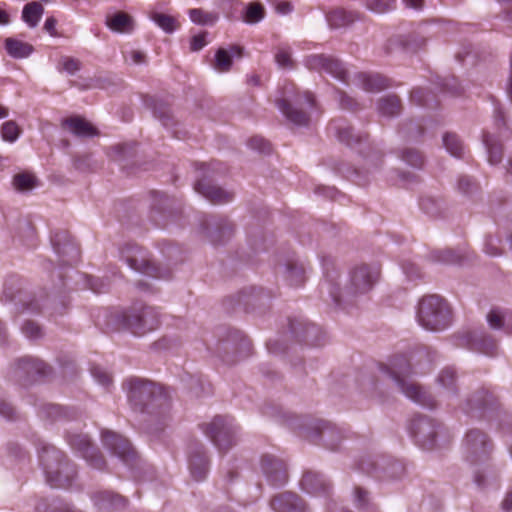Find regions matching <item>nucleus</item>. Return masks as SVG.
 I'll return each mask as SVG.
<instances>
[{
    "mask_svg": "<svg viewBox=\"0 0 512 512\" xmlns=\"http://www.w3.org/2000/svg\"><path fill=\"white\" fill-rule=\"evenodd\" d=\"M123 386L133 409L155 417L168 412L170 398L161 386L140 378H129Z\"/></svg>",
    "mask_w": 512,
    "mask_h": 512,
    "instance_id": "1",
    "label": "nucleus"
},
{
    "mask_svg": "<svg viewBox=\"0 0 512 512\" xmlns=\"http://www.w3.org/2000/svg\"><path fill=\"white\" fill-rule=\"evenodd\" d=\"M39 462L51 487H70L76 476V470L60 450L52 445L44 444L39 449Z\"/></svg>",
    "mask_w": 512,
    "mask_h": 512,
    "instance_id": "2",
    "label": "nucleus"
},
{
    "mask_svg": "<svg viewBox=\"0 0 512 512\" xmlns=\"http://www.w3.org/2000/svg\"><path fill=\"white\" fill-rule=\"evenodd\" d=\"M416 318L425 330L439 332L450 326L452 313L448 303L442 297L427 295L418 303Z\"/></svg>",
    "mask_w": 512,
    "mask_h": 512,
    "instance_id": "3",
    "label": "nucleus"
},
{
    "mask_svg": "<svg viewBox=\"0 0 512 512\" xmlns=\"http://www.w3.org/2000/svg\"><path fill=\"white\" fill-rule=\"evenodd\" d=\"M379 277V270L375 267L361 265L353 269L349 282L341 292L330 291L333 302L338 307L352 303L359 295L369 292Z\"/></svg>",
    "mask_w": 512,
    "mask_h": 512,
    "instance_id": "4",
    "label": "nucleus"
},
{
    "mask_svg": "<svg viewBox=\"0 0 512 512\" xmlns=\"http://www.w3.org/2000/svg\"><path fill=\"white\" fill-rule=\"evenodd\" d=\"M382 372L395 382L400 391L407 398L423 407L432 408L434 406L433 399L430 395H427L426 392L415 383L406 380L412 373V370L405 357L401 356L395 358L392 360L390 367H384Z\"/></svg>",
    "mask_w": 512,
    "mask_h": 512,
    "instance_id": "5",
    "label": "nucleus"
},
{
    "mask_svg": "<svg viewBox=\"0 0 512 512\" xmlns=\"http://www.w3.org/2000/svg\"><path fill=\"white\" fill-rule=\"evenodd\" d=\"M202 430L219 451H225L236 442L238 426L230 416H215L211 422L202 425Z\"/></svg>",
    "mask_w": 512,
    "mask_h": 512,
    "instance_id": "6",
    "label": "nucleus"
},
{
    "mask_svg": "<svg viewBox=\"0 0 512 512\" xmlns=\"http://www.w3.org/2000/svg\"><path fill=\"white\" fill-rule=\"evenodd\" d=\"M123 323L131 333L142 336L158 328L159 312L151 306H134L124 313Z\"/></svg>",
    "mask_w": 512,
    "mask_h": 512,
    "instance_id": "7",
    "label": "nucleus"
},
{
    "mask_svg": "<svg viewBox=\"0 0 512 512\" xmlns=\"http://www.w3.org/2000/svg\"><path fill=\"white\" fill-rule=\"evenodd\" d=\"M491 451L487 436L477 429L467 432L463 442L465 459L471 464L485 461Z\"/></svg>",
    "mask_w": 512,
    "mask_h": 512,
    "instance_id": "8",
    "label": "nucleus"
},
{
    "mask_svg": "<svg viewBox=\"0 0 512 512\" xmlns=\"http://www.w3.org/2000/svg\"><path fill=\"white\" fill-rule=\"evenodd\" d=\"M305 66L309 70L325 72L334 78L346 81L347 70L338 59L328 55H310L305 59Z\"/></svg>",
    "mask_w": 512,
    "mask_h": 512,
    "instance_id": "9",
    "label": "nucleus"
},
{
    "mask_svg": "<svg viewBox=\"0 0 512 512\" xmlns=\"http://www.w3.org/2000/svg\"><path fill=\"white\" fill-rule=\"evenodd\" d=\"M438 427L433 420L419 416L412 420L410 432L423 449H431L437 443Z\"/></svg>",
    "mask_w": 512,
    "mask_h": 512,
    "instance_id": "10",
    "label": "nucleus"
},
{
    "mask_svg": "<svg viewBox=\"0 0 512 512\" xmlns=\"http://www.w3.org/2000/svg\"><path fill=\"white\" fill-rule=\"evenodd\" d=\"M67 441L72 449L80 452L81 456L94 468L102 469L105 461L100 452L94 448L87 435L73 434L67 436Z\"/></svg>",
    "mask_w": 512,
    "mask_h": 512,
    "instance_id": "11",
    "label": "nucleus"
},
{
    "mask_svg": "<svg viewBox=\"0 0 512 512\" xmlns=\"http://www.w3.org/2000/svg\"><path fill=\"white\" fill-rule=\"evenodd\" d=\"M101 438L104 447L124 463L128 464L135 458V452L130 442L121 435L113 431L106 430L102 432Z\"/></svg>",
    "mask_w": 512,
    "mask_h": 512,
    "instance_id": "12",
    "label": "nucleus"
},
{
    "mask_svg": "<svg viewBox=\"0 0 512 512\" xmlns=\"http://www.w3.org/2000/svg\"><path fill=\"white\" fill-rule=\"evenodd\" d=\"M188 467L190 475L195 481L200 482L206 479L209 472V463L202 444L194 443L190 446Z\"/></svg>",
    "mask_w": 512,
    "mask_h": 512,
    "instance_id": "13",
    "label": "nucleus"
},
{
    "mask_svg": "<svg viewBox=\"0 0 512 512\" xmlns=\"http://www.w3.org/2000/svg\"><path fill=\"white\" fill-rule=\"evenodd\" d=\"M201 229L214 244L221 243L224 237L229 238L233 230L226 219H215L207 216L201 220Z\"/></svg>",
    "mask_w": 512,
    "mask_h": 512,
    "instance_id": "14",
    "label": "nucleus"
},
{
    "mask_svg": "<svg viewBox=\"0 0 512 512\" xmlns=\"http://www.w3.org/2000/svg\"><path fill=\"white\" fill-rule=\"evenodd\" d=\"M261 469L267 481L273 486H281L287 480L284 463L273 455L262 456Z\"/></svg>",
    "mask_w": 512,
    "mask_h": 512,
    "instance_id": "15",
    "label": "nucleus"
},
{
    "mask_svg": "<svg viewBox=\"0 0 512 512\" xmlns=\"http://www.w3.org/2000/svg\"><path fill=\"white\" fill-rule=\"evenodd\" d=\"M55 253L62 258L63 263L72 265L78 261L79 250L66 233H56L51 238Z\"/></svg>",
    "mask_w": 512,
    "mask_h": 512,
    "instance_id": "16",
    "label": "nucleus"
},
{
    "mask_svg": "<svg viewBox=\"0 0 512 512\" xmlns=\"http://www.w3.org/2000/svg\"><path fill=\"white\" fill-rule=\"evenodd\" d=\"M138 252L139 250L137 246H128L121 252V257L132 270L151 277H159L158 268L150 261L144 258H139L137 255Z\"/></svg>",
    "mask_w": 512,
    "mask_h": 512,
    "instance_id": "17",
    "label": "nucleus"
},
{
    "mask_svg": "<svg viewBox=\"0 0 512 512\" xmlns=\"http://www.w3.org/2000/svg\"><path fill=\"white\" fill-rule=\"evenodd\" d=\"M194 189L214 204H225L234 199V193L219 186L213 185L207 179L195 183Z\"/></svg>",
    "mask_w": 512,
    "mask_h": 512,
    "instance_id": "18",
    "label": "nucleus"
},
{
    "mask_svg": "<svg viewBox=\"0 0 512 512\" xmlns=\"http://www.w3.org/2000/svg\"><path fill=\"white\" fill-rule=\"evenodd\" d=\"M94 505L99 512H111L116 509L125 507V499L111 491H100L92 496Z\"/></svg>",
    "mask_w": 512,
    "mask_h": 512,
    "instance_id": "19",
    "label": "nucleus"
},
{
    "mask_svg": "<svg viewBox=\"0 0 512 512\" xmlns=\"http://www.w3.org/2000/svg\"><path fill=\"white\" fill-rule=\"evenodd\" d=\"M271 507L275 512H301L303 502L291 492L280 493L273 497Z\"/></svg>",
    "mask_w": 512,
    "mask_h": 512,
    "instance_id": "20",
    "label": "nucleus"
},
{
    "mask_svg": "<svg viewBox=\"0 0 512 512\" xmlns=\"http://www.w3.org/2000/svg\"><path fill=\"white\" fill-rule=\"evenodd\" d=\"M330 129L335 132L340 142L350 147H354L356 144H360L364 138V136L360 134H355L354 129L342 121H333L330 124Z\"/></svg>",
    "mask_w": 512,
    "mask_h": 512,
    "instance_id": "21",
    "label": "nucleus"
},
{
    "mask_svg": "<svg viewBox=\"0 0 512 512\" xmlns=\"http://www.w3.org/2000/svg\"><path fill=\"white\" fill-rule=\"evenodd\" d=\"M276 105L286 119L296 126H306L309 122L308 115L297 106H292L286 99L277 100Z\"/></svg>",
    "mask_w": 512,
    "mask_h": 512,
    "instance_id": "22",
    "label": "nucleus"
},
{
    "mask_svg": "<svg viewBox=\"0 0 512 512\" xmlns=\"http://www.w3.org/2000/svg\"><path fill=\"white\" fill-rule=\"evenodd\" d=\"M356 78L358 85L371 93L380 92L389 86L388 80L380 74L359 73Z\"/></svg>",
    "mask_w": 512,
    "mask_h": 512,
    "instance_id": "23",
    "label": "nucleus"
},
{
    "mask_svg": "<svg viewBox=\"0 0 512 512\" xmlns=\"http://www.w3.org/2000/svg\"><path fill=\"white\" fill-rule=\"evenodd\" d=\"M301 486L306 492L311 494H326L330 489V485L325 478L314 472H307L303 475Z\"/></svg>",
    "mask_w": 512,
    "mask_h": 512,
    "instance_id": "24",
    "label": "nucleus"
},
{
    "mask_svg": "<svg viewBox=\"0 0 512 512\" xmlns=\"http://www.w3.org/2000/svg\"><path fill=\"white\" fill-rule=\"evenodd\" d=\"M243 48L237 45H232L229 51L219 48L215 53L214 68L219 72H228L233 64L232 55L242 56Z\"/></svg>",
    "mask_w": 512,
    "mask_h": 512,
    "instance_id": "25",
    "label": "nucleus"
},
{
    "mask_svg": "<svg viewBox=\"0 0 512 512\" xmlns=\"http://www.w3.org/2000/svg\"><path fill=\"white\" fill-rule=\"evenodd\" d=\"M17 369L25 373L28 377H44L48 375L47 365L39 359L23 357L18 360Z\"/></svg>",
    "mask_w": 512,
    "mask_h": 512,
    "instance_id": "26",
    "label": "nucleus"
},
{
    "mask_svg": "<svg viewBox=\"0 0 512 512\" xmlns=\"http://www.w3.org/2000/svg\"><path fill=\"white\" fill-rule=\"evenodd\" d=\"M487 321L492 329L504 328L512 333V310L492 309L487 315Z\"/></svg>",
    "mask_w": 512,
    "mask_h": 512,
    "instance_id": "27",
    "label": "nucleus"
},
{
    "mask_svg": "<svg viewBox=\"0 0 512 512\" xmlns=\"http://www.w3.org/2000/svg\"><path fill=\"white\" fill-rule=\"evenodd\" d=\"M107 27L117 33H130L133 30V19L124 12H117L106 19Z\"/></svg>",
    "mask_w": 512,
    "mask_h": 512,
    "instance_id": "28",
    "label": "nucleus"
},
{
    "mask_svg": "<svg viewBox=\"0 0 512 512\" xmlns=\"http://www.w3.org/2000/svg\"><path fill=\"white\" fill-rule=\"evenodd\" d=\"M72 134L78 137H93L97 134L96 129L81 117H71L63 122Z\"/></svg>",
    "mask_w": 512,
    "mask_h": 512,
    "instance_id": "29",
    "label": "nucleus"
},
{
    "mask_svg": "<svg viewBox=\"0 0 512 512\" xmlns=\"http://www.w3.org/2000/svg\"><path fill=\"white\" fill-rule=\"evenodd\" d=\"M149 19L166 34H173L180 27L176 17L165 13L153 11L149 14Z\"/></svg>",
    "mask_w": 512,
    "mask_h": 512,
    "instance_id": "30",
    "label": "nucleus"
},
{
    "mask_svg": "<svg viewBox=\"0 0 512 512\" xmlns=\"http://www.w3.org/2000/svg\"><path fill=\"white\" fill-rule=\"evenodd\" d=\"M5 49L7 53L15 59L27 58L34 51V48L31 44L14 38H7L5 40Z\"/></svg>",
    "mask_w": 512,
    "mask_h": 512,
    "instance_id": "31",
    "label": "nucleus"
},
{
    "mask_svg": "<svg viewBox=\"0 0 512 512\" xmlns=\"http://www.w3.org/2000/svg\"><path fill=\"white\" fill-rule=\"evenodd\" d=\"M377 110L381 117L392 118L401 111L400 100L395 95H388L381 98L377 104Z\"/></svg>",
    "mask_w": 512,
    "mask_h": 512,
    "instance_id": "32",
    "label": "nucleus"
},
{
    "mask_svg": "<svg viewBox=\"0 0 512 512\" xmlns=\"http://www.w3.org/2000/svg\"><path fill=\"white\" fill-rule=\"evenodd\" d=\"M44 12L43 6L38 2H31L24 6L22 11L23 21L31 28L38 25Z\"/></svg>",
    "mask_w": 512,
    "mask_h": 512,
    "instance_id": "33",
    "label": "nucleus"
},
{
    "mask_svg": "<svg viewBox=\"0 0 512 512\" xmlns=\"http://www.w3.org/2000/svg\"><path fill=\"white\" fill-rule=\"evenodd\" d=\"M265 18V9L258 2L249 3L242 12L241 19L244 23L253 25L261 22Z\"/></svg>",
    "mask_w": 512,
    "mask_h": 512,
    "instance_id": "34",
    "label": "nucleus"
},
{
    "mask_svg": "<svg viewBox=\"0 0 512 512\" xmlns=\"http://www.w3.org/2000/svg\"><path fill=\"white\" fill-rule=\"evenodd\" d=\"M188 15L190 20L196 24V25H214L218 19L219 16L217 13L214 12H206L201 8H193L188 11Z\"/></svg>",
    "mask_w": 512,
    "mask_h": 512,
    "instance_id": "35",
    "label": "nucleus"
},
{
    "mask_svg": "<svg viewBox=\"0 0 512 512\" xmlns=\"http://www.w3.org/2000/svg\"><path fill=\"white\" fill-rule=\"evenodd\" d=\"M356 19L352 12L343 9L332 11L327 15V21L332 28H340L351 24Z\"/></svg>",
    "mask_w": 512,
    "mask_h": 512,
    "instance_id": "36",
    "label": "nucleus"
},
{
    "mask_svg": "<svg viewBox=\"0 0 512 512\" xmlns=\"http://www.w3.org/2000/svg\"><path fill=\"white\" fill-rule=\"evenodd\" d=\"M285 277L291 286L302 285L305 281V269L297 263H288L285 266Z\"/></svg>",
    "mask_w": 512,
    "mask_h": 512,
    "instance_id": "37",
    "label": "nucleus"
},
{
    "mask_svg": "<svg viewBox=\"0 0 512 512\" xmlns=\"http://www.w3.org/2000/svg\"><path fill=\"white\" fill-rule=\"evenodd\" d=\"M443 145L447 152L456 158H461L464 154V145L456 134L445 133L443 136Z\"/></svg>",
    "mask_w": 512,
    "mask_h": 512,
    "instance_id": "38",
    "label": "nucleus"
},
{
    "mask_svg": "<svg viewBox=\"0 0 512 512\" xmlns=\"http://www.w3.org/2000/svg\"><path fill=\"white\" fill-rule=\"evenodd\" d=\"M483 142L488 152V161L491 165H496L502 160V148L497 140L489 134H485Z\"/></svg>",
    "mask_w": 512,
    "mask_h": 512,
    "instance_id": "39",
    "label": "nucleus"
},
{
    "mask_svg": "<svg viewBox=\"0 0 512 512\" xmlns=\"http://www.w3.org/2000/svg\"><path fill=\"white\" fill-rule=\"evenodd\" d=\"M37 512H82L59 500L41 501L36 506Z\"/></svg>",
    "mask_w": 512,
    "mask_h": 512,
    "instance_id": "40",
    "label": "nucleus"
},
{
    "mask_svg": "<svg viewBox=\"0 0 512 512\" xmlns=\"http://www.w3.org/2000/svg\"><path fill=\"white\" fill-rule=\"evenodd\" d=\"M21 133L20 126L14 120L6 121L0 127L1 138L8 143H15L21 136Z\"/></svg>",
    "mask_w": 512,
    "mask_h": 512,
    "instance_id": "41",
    "label": "nucleus"
},
{
    "mask_svg": "<svg viewBox=\"0 0 512 512\" xmlns=\"http://www.w3.org/2000/svg\"><path fill=\"white\" fill-rule=\"evenodd\" d=\"M438 384L446 389L448 392L454 393L456 391V371L452 367H446L439 373L437 378Z\"/></svg>",
    "mask_w": 512,
    "mask_h": 512,
    "instance_id": "42",
    "label": "nucleus"
},
{
    "mask_svg": "<svg viewBox=\"0 0 512 512\" xmlns=\"http://www.w3.org/2000/svg\"><path fill=\"white\" fill-rule=\"evenodd\" d=\"M366 8L377 14H384L396 8V0H364Z\"/></svg>",
    "mask_w": 512,
    "mask_h": 512,
    "instance_id": "43",
    "label": "nucleus"
},
{
    "mask_svg": "<svg viewBox=\"0 0 512 512\" xmlns=\"http://www.w3.org/2000/svg\"><path fill=\"white\" fill-rule=\"evenodd\" d=\"M81 62L70 56H62L59 60L57 69L59 72H65L68 75H75L81 69Z\"/></svg>",
    "mask_w": 512,
    "mask_h": 512,
    "instance_id": "44",
    "label": "nucleus"
},
{
    "mask_svg": "<svg viewBox=\"0 0 512 512\" xmlns=\"http://www.w3.org/2000/svg\"><path fill=\"white\" fill-rule=\"evenodd\" d=\"M433 259L437 262L444 264H460L463 256L454 252L453 250H443L434 252Z\"/></svg>",
    "mask_w": 512,
    "mask_h": 512,
    "instance_id": "45",
    "label": "nucleus"
},
{
    "mask_svg": "<svg viewBox=\"0 0 512 512\" xmlns=\"http://www.w3.org/2000/svg\"><path fill=\"white\" fill-rule=\"evenodd\" d=\"M36 178L27 173L17 174L13 178V185L19 191L32 189L35 186Z\"/></svg>",
    "mask_w": 512,
    "mask_h": 512,
    "instance_id": "46",
    "label": "nucleus"
},
{
    "mask_svg": "<svg viewBox=\"0 0 512 512\" xmlns=\"http://www.w3.org/2000/svg\"><path fill=\"white\" fill-rule=\"evenodd\" d=\"M275 61L281 68L292 67L290 48L288 46H279L275 53Z\"/></svg>",
    "mask_w": 512,
    "mask_h": 512,
    "instance_id": "47",
    "label": "nucleus"
},
{
    "mask_svg": "<svg viewBox=\"0 0 512 512\" xmlns=\"http://www.w3.org/2000/svg\"><path fill=\"white\" fill-rule=\"evenodd\" d=\"M402 159L414 168H421L424 163L422 155L414 149L405 150L402 154Z\"/></svg>",
    "mask_w": 512,
    "mask_h": 512,
    "instance_id": "48",
    "label": "nucleus"
},
{
    "mask_svg": "<svg viewBox=\"0 0 512 512\" xmlns=\"http://www.w3.org/2000/svg\"><path fill=\"white\" fill-rule=\"evenodd\" d=\"M91 375L98 384L104 387H108L112 382L110 374L99 366L91 368Z\"/></svg>",
    "mask_w": 512,
    "mask_h": 512,
    "instance_id": "49",
    "label": "nucleus"
},
{
    "mask_svg": "<svg viewBox=\"0 0 512 512\" xmlns=\"http://www.w3.org/2000/svg\"><path fill=\"white\" fill-rule=\"evenodd\" d=\"M91 375L98 384L104 387H108L112 382L110 374L99 366L91 368Z\"/></svg>",
    "mask_w": 512,
    "mask_h": 512,
    "instance_id": "50",
    "label": "nucleus"
},
{
    "mask_svg": "<svg viewBox=\"0 0 512 512\" xmlns=\"http://www.w3.org/2000/svg\"><path fill=\"white\" fill-rule=\"evenodd\" d=\"M248 145L251 149L256 150L260 153H269L271 151L270 143L260 136L252 137L249 140Z\"/></svg>",
    "mask_w": 512,
    "mask_h": 512,
    "instance_id": "51",
    "label": "nucleus"
},
{
    "mask_svg": "<svg viewBox=\"0 0 512 512\" xmlns=\"http://www.w3.org/2000/svg\"><path fill=\"white\" fill-rule=\"evenodd\" d=\"M22 333L29 339H37L41 337V328L34 322L27 321L23 324Z\"/></svg>",
    "mask_w": 512,
    "mask_h": 512,
    "instance_id": "52",
    "label": "nucleus"
},
{
    "mask_svg": "<svg viewBox=\"0 0 512 512\" xmlns=\"http://www.w3.org/2000/svg\"><path fill=\"white\" fill-rule=\"evenodd\" d=\"M478 349L486 355H493L496 350V343L490 337H482L477 341Z\"/></svg>",
    "mask_w": 512,
    "mask_h": 512,
    "instance_id": "53",
    "label": "nucleus"
},
{
    "mask_svg": "<svg viewBox=\"0 0 512 512\" xmlns=\"http://www.w3.org/2000/svg\"><path fill=\"white\" fill-rule=\"evenodd\" d=\"M44 413L47 417H51L52 419L64 418L67 416V411L58 405L48 404L44 407Z\"/></svg>",
    "mask_w": 512,
    "mask_h": 512,
    "instance_id": "54",
    "label": "nucleus"
},
{
    "mask_svg": "<svg viewBox=\"0 0 512 512\" xmlns=\"http://www.w3.org/2000/svg\"><path fill=\"white\" fill-rule=\"evenodd\" d=\"M499 241L493 237H488L484 245V252L492 257L500 256L501 250L498 246Z\"/></svg>",
    "mask_w": 512,
    "mask_h": 512,
    "instance_id": "55",
    "label": "nucleus"
},
{
    "mask_svg": "<svg viewBox=\"0 0 512 512\" xmlns=\"http://www.w3.org/2000/svg\"><path fill=\"white\" fill-rule=\"evenodd\" d=\"M207 32H202L198 35H195L190 40V49L191 51L197 52L203 49L207 45L206 37Z\"/></svg>",
    "mask_w": 512,
    "mask_h": 512,
    "instance_id": "56",
    "label": "nucleus"
},
{
    "mask_svg": "<svg viewBox=\"0 0 512 512\" xmlns=\"http://www.w3.org/2000/svg\"><path fill=\"white\" fill-rule=\"evenodd\" d=\"M475 188V183L468 176H461L458 180V189L463 194H469Z\"/></svg>",
    "mask_w": 512,
    "mask_h": 512,
    "instance_id": "57",
    "label": "nucleus"
},
{
    "mask_svg": "<svg viewBox=\"0 0 512 512\" xmlns=\"http://www.w3.org/2000/svg\"><path fill=\"white\" fill-rule=\"evenodd\" d=\"M318 430V436L323 441H327L333 434V429L331 428L330 424L324 421L318 422L316 426Z\"/></svg>",
    "mask_w": 512,
    "mask_h": 512,
    "instance_id": "58",
    "label": "nucleus"
},
{
    "mask_svg": "<svg viewBox=\"0 0 512 512\" xmlns=\"http://www.w3.org/2000/svg\"><path fill=\"white\" fill-rule=\"evenodd\" d=\"M339 102L342 108L354 110L357 107V103L344 92H338Z\"/></svg>",
    "mask_w": 512,
    "mask_h": 512,
    "instance_id": "59",
    "label": "nucleus"
},
{
    "mask_svg": "<svg viewBox=\"0 0 512 512\" xmlns=\"http://www.w3.org/2000/svg\"><path fill=\"white\" fill-rule=\"evenodd\" d=\"M13 414V408L5 400L0 398V415L7 419H12Z\"/></svg>",
    "mask_w": 512,
    "mask_h": 512,
    "instance_id": "60",
    "label": "nucleus"
},
{
    "mask_svg": "<svg viewBox=\"0 0 512 512\" xmlns=\"http://www.w3.org/2000/svg\"><path fill=\"white\" fill-rule=\"evenodd\" d=\"M129 56L133 64L139 65L145 63L146 56L142 51L131 50Z\"/></svg>",
    "mask_w": 512,
    "mask_h": 512,
    "instance_id": "61",
    "label": "nucleus"
},
{
    "mask_svg": "<svg viewBox=\"0 0 512 512\" xmlns=\"http://www.w3.org/2000/svg\"><path fill=\"white\" fill-rule=\"evenodd\" d=\"M424 94V90L416 88L411 92V98L418 105H426Z\"/></svg>",
    "mask_w": 512,
    "mask_h": 512,
    "instance_id": "62",
    "label": "nucleus"
},
{
    "mask_svg": "<svg viewBox=\"0 0 512 512\" xmlns=\"http://www.w3.org/2000/svg\"><path fill=\"white\" fill-rule=\"evenodd\" d=\"M57 21L54 17H48L44 23V30L51 36H56Z\"/></svg>",
    "mask_w": 512,
    "mask_h": 512,
    "instance_id": "63",
    "label": "nucleus"
},
{
    "mask_svg": "<svg viewBox=\"0 0 512 512\" xmlns=\"http://www.w3.org/2000/svg\"><path fill=\"white\" fill-rule=\"evenodd\" d=\"M444 88L448 92H451L452 94H455V95H457L461 92V88L458 85L456 79H454V78H452L451 80H446V82L444 83Z\"/></svg>",
    "mask_w": 512,
    "mask_h": 512,
    "instance_id": "64",
    "label": "nucleus"
}]
</instances>
